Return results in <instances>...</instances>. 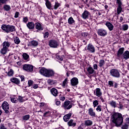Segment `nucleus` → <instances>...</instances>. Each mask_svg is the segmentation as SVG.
I'll return each mask as SVG.
<instances>
[{"mask_svg":"<svg viewBox=\"0 0 129 129\" xmlns=\"http://www.w3.org/2000/svg\"><path fill=\"white\" fill-rule=\"evenodd\" d=\"M122 129H127L128 128V124H127L126 123H125L124 124H123L121 126Z\"/></svg>","mask_w":129,"mask_h":129,"instance_id":"obj_46","label":"nucleus"},{"mask_svg":"<svg viewBox=\"0 0 129 129\" xmlns=\"http://www.w3.org/2000/svg\"><path fill=\"white\" fill-rule=\"evenodd\" d=\"M94 95L97 97L102 96V92L101 91V89L99 88H97L94 90Z\"/></svg>","mask_w":129,"mask_h":129,"instance_id":"obj_11","label":"nucleus"},{"mask_svg":"<svg viewBox=\"0 0 129 129\" xmlns=\"http://www.w3.org/2000/svg\"><path fill=\"white\" fill-rule=\"evenodd\" d=\"M10 45L11 44H10V42L5 41L3 44V47L5 49H6L8 50V49L9 48V47H10Z\"/></svg>","mask_w":129,"mask_h":129,"instance_id":"obj_28","label":"nucleus"},{"mask_svg":"<svg viewBox=\"0 0 129 129\" xmlns=\"http://www.w3.org/2000/svg\"><path fill=\"white\" fill-rule=\"evenodd\" d=\"M78 83H79V82H78V79L77 78H73L71 80V84L72 86H76V85H78Z\"/></svg>","mask_w":129,"mask_h":129,"instance_id":"obj_13","label":"nucleus"},{"mask_svg":"<svg viewBox=\"0 0 129 129\" xmlns=\"http://www.w3.org/2000/svg\"><path fill=\"white\" fill-rule=\"evenodd\" d=\"M34 67L31 64H24L23 67V70L27 72H32Z\"/></svg>","mask_w":129,"mask_h":129,"instance_id":"obj_9","label":"nucleus"},{"mask_svg":"<svg viewBox=\"0 0 129 129\" xmlns=\"http://www.w3.org/2000/svg\"><path fill=\"white\" fill-rule=\"evenodd\" d=\"M112 122L115 123L116 126H120L123 122L122 115L119 113H114L111 116Z\"/></svg>","mask_w":129,"mask_h":129,"instance_id":"obj_1","label":"nucleus"},{"mask_svg":"<svg viewBox=\"0 0 129 129\" xmlns=\"http://www.w3.org/2000/svg\"><path fill=\"white\" fill-rule=\"evenodd\" d=\"M124 51V48H120L117 52V57L118 60H120L123 55V51Z\"/></svg>","mask_w":129,"mask_h":129,"instance_id":"obj_10","label":"nucleus"},{"mask_svg":"<svg viewBox=\"0 0 129 129\" xmlns=\"http://www.w3.org/2000/svg\"><path fill=\"white\" fill-rule=\"evenodd\" d=\"M123 21V17H120L119 18V23H122V22Z\"/></svg>","mask_w":129,"mask_h":129,"instance_id":"obj_62","label":"nucleus"},{"mask_svg":"<svg viewBox=\"0 0 129 129\" xmlns=\"http://www.w3.org/2000/svg\"><path fill=\"white\" fill-rule=\"evenodd\" d=\"M2 107L3 109L5 111L6 113H9V110L10 109V106H9V103L5 101L3 103L2 105Z\"/></svg>","mask_w":129,"mask_h":129,"instance_id":"obj_8","label":"nucleus"},{"mask_svg":"<svg viewBox=\"0 0 129 129\" xmlns=\"http://www.w3.org/2000/svg\"><path fill=\"white\" fill-rule=\"evenodd\" d=\"M39 72L41 75L45 76V77H51V76H54V75L55 74L54 71L52 70H48L45 68H41Z\"/></svg>","mask_w":129,"mask_h":129,"instance_id":"obj_3","label":"nucleus"},{"mask_svg":"<svg viewBox=\"0 0 129 129\" xmlns=\"http://www.w3.org/2000/svg\"><path fill=\"white\" fill-rule=\"evenodd\" d=\"M35 26L36 30H38V31H43V30H44V27H43L42 25L39 22L35 23Z\"/></svg>","mask_w":129,"mask_h":129,"instance_id":"obj_18","label":"nucleus"},{"mask_svg":"<svg viewBox=\"0 0 129 129\" xmlns=\"http://www.w3.org/2000/svg\"><path fill=\"white\" fill-rule=\"evenodd\" d=\"M14 43L17 44V45L19 44V43H21V40H20V38L19 37H16L14 38Z\"/></svg>","mask_w":129,"mask_h":129,"instance_id":"obj_40","label":"nucleus"},{"mask_svg":"<svg viewBox=\"0 0 129 129\" xmlns=\"http://www.w3.org/2000/svg\"><path fill=\"white\" fill-rule=\"evenodd\" d=\"M118 106L117 107L119 109H123V105L121 103V102H119Z\"/></svg>","mask_w":129,"mask_h":129,"instance_id":"obj_51","label":"nucleus"},{"mask_svg":"<svg viewBox=\"0 0 129 129\" xmlns=\"http://www.w3.org/2000/svg\"><path fill=\"white\" fill-rule=\"evenodd\" d=\"M109 104H110V106L113 107L114 108H115V107H116V102H115V101L112 100L110 101Z\"/></svg>","mask_w":129,"mask_h":129,"instance_id":"obj_30","label":"nucleus"},{"mask_svg":"<svg viewBox=\"0 0 129 129\" xmlns=\"http://www.w3.org/2000/svg\"><path fill=\"white\" fill-rule=\"evenodd\" d=\"M50 92L55 97L58 95V90L55 88H52L50 90Z\"/></svg>","mask_w":129,"mask_h":129,"instance_id":"obj_20","label":"nucleus"},{"mask_svg":"<svg viewBox=\"0 0 129 129\" xmlns=\"http://www.w3.org/2000/svg\"><path fill=\"white\" fill-rule=\"evenodd\" d=\"M128 29V25L127 24H123L122 25V30L123 31H127Z\"/></svg>","mask_w":129,"mask_h":129,"instance_id":"obj_36","label":"nucleus"},{"mask_svg":"<svg viewBox=\"0 0 129 129\" xmlns=\"http://www.w3.org/2000/svg\"><path fill=\"white\" fill-rule=\"evenodd\" d=\"M105 65V61H104L103 59H100L99 62V67L102 68L103 66Z\"/></svg>","mask_w":129,"mask_h":129,"instance_id":"obj_31","label":"nucleus"},{"mask_svg":"<svg viewBox=\"0 0 129 129\" xmlns=\"http://www.w3.org/2000/svg\"><path fill=\"white\" fill-rule=\"evenodd\" d=\"M8 2H9V0H0V4L2 5H6V4H8Z\"/></svg>","mask_w":129,"mask_h":129,"instance_id":"obj_49","label":"nucleus"},{"mask_svg":"<svg viewBox=\"0 0 129 129\" xmlns=\"http://www.w3.org/2000/svg\"><path fill=\"white\" fill-rule=\"evenodd\" d=\"M125 123H127V124H129V117H127L125 118Z\"/></svg>","mask_w":129,"mask_h":129,"instance_id":"obj_63","label":"nucleus"},{"mask_svg":"<svg viewBox=\"0 0 129 129\" xmlns=\"http://www.w3.org/2000/svg\"><path fill=\"white\" fill-rule=\"evenodd\" d=\"M71 115H72V114L71 113L65 115L63 116V120L66 122L68 121V120L70 119V117H71Z\"/></svg>","mask_w":129,"mask_h":129,"instance_id":"obj_23","label":"nucleus"},{"mask_svg":"<svg viewBox=\"0 0 129 129\" xmlns=\"http://www.w3.org/2000/svg\"><path fill=\"white\" fill-rule=\"evenodd\" d=\"M11 100L13 103H17L18 102V99H17V97L16 96L11 97Z\"/></svg>","mask_w":129,"mask_h":129,"instance_id":"obj_37","label":"nucleus"},{"mask_svg":"<svg viewBox=\"0 0 129 129\" xmlns=\"http://www.w3.org/2000/svg\"><path fill=\"white\" fill-rule=\"evenodd\" d=\"M88 114H89V115L93 117H95V115H96L95 111H94V110H93V108H90L88 109Z\"/></svg>","mask_w":129,"mask_h":129,"instance_id":"obj_14","label":"nucleus"},{"mask_svg":"<svg viewBox=\"0 0 129 129\" xmlns=\"http://www.w3.org/2000/svg\"><path fill=\"white\" fill-rule=\"evenodd\" d=\"M59 99L61 100V101H64V100H65V97H60Z\"/></svg>","mask_w":129,"mask_h":129,"instance_id":"obj_64","label":"nucleus"},{"mask_svg":"<svg viewBox=\"0 0 129 129\" xmlns=\"http://www.w3.org/2000/svg\"><path fill=\"white\" fill-rule=\"evenodd\" d=\"M121 59H124V60H128L129 59V51L128 50H126L123 53Z\"/></svg>","mask_w":129,"mask_h":129,"instance_id":"obj_15","label":"nucleus"},{"mask_svg":"<svg viewBox=\"0 0 129 129\" xmlns=\"http://www.w3.org/2000/svg\"><path fill=\"white\" fill-rule=\"evenodd\" d=\"M68 78H66L62 82V86L63 88H65L66 87L67 85L68 84Z\"/></svg>","mask_w":129,"mask_h":129,"instance_id":"obj_29","label":"nucleus"},{"mask_svg":"<svg viewBox=\"0 0 129 129\" xmlns=\"http://www.w3.org/2000/svg\"><path fill=\"white\" fill-rule=\"evenodd\" d=\"M45 5L46 8L48 10H51L52 9V4H51V2L49 1V0H46L45 1Z\"/></svg>","mask_w":129,"mask_h":129,"instance_id":"obj_24","label":"nucleus"},{"mask_svg":"<svg viewBox=\"0 0 129 129\" xmlns=\"http://www.w3.org/2000/svg\"><path fill=\"white\" fill-rule=\"evenodd\" d=\"M28 21H29V19H28V17H23V23H28Z\"/></svg>","mask_w":129,"mask_h":129,"instance_id":"obj_53","label":"nucleus"},{"mask_svg":"<svg viewBox=\"0 0 129 129\" xmlns=\"http://www.w3.org/2000/svg\"><path fill=\"white\" fill-rule=\"evenodd\" d=\"M118 86V84L116 82H115L113 87H114V88H117Z\"/></svg>","mask_w":129,"mask_h":129,"instance_id":"obj_60","label":"nucleus"},{"mask_svg":"<svg viewBox=\"0 0 129 129\" xmlns=\"http://www.w3.org/2000/svg\"><path fill=\"white\" fill-rule=\"evenodd\" d=\"M8 76H13L14 75V71L12 69H11L9 72L8 73Z\"/></svg>","mask_w":129,"mask_h":129,"instance_id":"obj_47","label":"nucleus"},{"mask_svg":"<svg viewBox=\"0 0 129 129\" xmlns=\"http://www.w3.org/2000/svg\"><path fill=\"white\" fill-rule=\"evenodd\" d=\"M43 37L44 39H48V37H49V32H45L43 34Z\"/></svg>","mask_w":129,"mask_h":129,"instance_id":"obj_50","label":"nucleus"},{"mask_svg":"<svg viewBox=\"0 0 129 129\" xmlns=\"http://www.w3.org/2000/svg\"><path fill=\"white\" fill-rule=\"evenodd\" d=\"M30 119V115H25L23 117V120H28Z\"/></svg>","mask_w":129,"mask_h":129,"instance_id":"obj_45","label":"nucleus"},{"mask_svg":"<svg viewBox=\"0 0 129 129\" xmlns=\"http://www.w3.org/2000/svg\"><path fill=\"white\" fill-rule=\"evenodd\" d=\"M23 59L24 60H28L29 59V55L28 54L24 53L23 54Z\"/></svg>","mask_w":129,"mask_h":129,"instance_id":"obj_43","label":"nucleus"},{"mask_svg":"<svg viewBox=\"0 0 129 129\" xmlns=\"http://www.w3.org/2000/svg\"><path fill=\"white\" fill-rule=\"evenodd\" d=\"M116 3L117 4L118 6H122V3L121 0H116Z\"/></svg>","mask_w":129,"mask_h":129,"instance_id":"obj_54","label":"nucleus"},{"mask_svg":"<svg viewBox=\"0 0 129 129\" xmlns=\"http://www.w3.org/2000/svg\"><path fill=\"white\" fill-rule=\"evenodd\" d=\"M47 83L49 85H54V84H56L57 83H56V81H54V80H52L51 79H48L47 80Z\"/></svg>","mask_w":129,"mask_h":129,"instance_id":"obj_33","label":"nucleus"},{"mask_svg":"<svg viewBox=\"0 0 129 129\" xmlns=\"http://www.w3.org/2000/svg\"><path fill=\"white\" fill-rule=\"evenodd\" d=\"M108 85L111 87H113V81H108Z\"/></svg>","mask_w":129,"mask_h":129,"instance_id":"obj_55","label":"nucleus"},{"mask_svg":"<svg viewBox=\"0 0 129 129\" xmlns=\"http://www.w3.org/2000/svg\"><path fill=\"white\" fill-rule=\"evenodd\" d=\"M19 15H20V12H16L15 13V15L14 16V18H15V19H17V18H19Z\"/></svg>","mask_w":129,"mask_h":129,"instance_id":"obj_57","label":"nucleus"},{"mask_svg":"<svg viewBox=\"0 0 129 129\" xmlns=\"http://www.w3.org/2000/svg\"><path fill=\"white\" fill-rule=\"evenodd\" d=\"M60 7V3H58V2H55V5L54 7V10H57Z\"/></svg>","mask_w":129,"mask_h":129,"instance_id":"obj_42","label":"nucleus"},{"mask_svg":"<svg viewBox=\"0 0 129 129\" xmlns=\"http://www.w3.org/2000/svg\"><path fill=\"white\" fill-rule=\"evenodd\" d=\"M56 58L57 59H58V60H60V61H63V57H62V56L57 55L56 56Z\"/></svg>","mask_w":129,"mask_h":129,"instance_id":"obj_59","label":"nucleus"},{"mask_svg":"<svg viewBox=\"0 0 129 129\" xmlns=\"http://www.w3.org/2000/svg\"><path fill=\"white\" fill-rule=\"evenodd\" d=\"M87 71L89 74H93V73L95 72L94 69L91 67L88 68L87 69Z\"/></svg>","mask_w":129,"mask_h":129,"instance_id":"obj_27","label":"nucleus"},{"mask_svg":"<svg viewBox=\"0 0 129 129\" xmlns=\"http://www.w3.org/2000/svg\"><path fill=\"white\" fill-rule=\"evenodd\" d=\"M39 44V42L36 40H32L30 42V46L33 47H37Z\"/></svg>","mask_w":129,"mask_h":129,"instance_id":"obj_26","label":"nucleus"},{"mask_svg":"<svg viewBox=\"0 0 129 129\" xmlns=\"http://www.w3.org/2000/svg\"><path fill=\"white\" fill-rule=\"evenodd\" d=\"M75 23V21L73 19V18L70 17L68 19V24L69 25H73Z\"/></svg>","mask_w":129,"mask_h":129,"instance_id":"obj_34","label":"nucleus"},{"mask_svg":"<svg viewBox=\"0 0 129 129\" xmlns=\"http://www.w3.org/2000/svg\"><path fill=\"white\" fill-rule=\"evenodd\" d=\"M10 81H11V82H13V83L17 84V85H19L20 83V81L19 80V79L16 78H12L10 79Z\"/></svg>","mask_w":129,"mask_h":129,"instance_id":"obj_22","label":"nucleus"},{"mask_svg":"<svg viewBox=\"0 0 129 129\" xmlns=\"http://www.w3.org/2000/svg\"><path fill=\"white\" fill-rule=\"evenodd\" d=\"M49 45L51 48H57L59 45L58 41L55 39H51L48 42Z\"/></svg>","mask_w":129,"mask_h":129,"instance_id":"obj_5","label":"nucleus"},{"mask_svg":"<svg viewBox=\"0 0 129 129\" xmlns=\"http://www.w3.org/2000/svg\"><path fill=\"white\" fill-rule=\"evenodd\" d=\"M26 26L29 30H33V29H35V23L34 22H29L26 24Z\"/></svg>","mask_w":129,"mask_h":129,"instance_id":"obj_19","label":"nucleus"},{"mask_svg":"<svg viewBox=\"0 0 129 129\" xmlns=\"http://www.w3.org/2000/svg\"><path fill=\"white\" fill-rule=\"evenodd\" d=\"M89 16H90V12L87 10H85L82 15V18H83L84 20H86L88 19Z\"/></svg>","mask_w":129,"mask_h":129,"instance_id":"obj_12","label":"nucleus"},{"mask_svg":"<svg viewBox=\"0 0 129 129\" xmlns=\"http://www.w3.org/2000/svg\"><path fill=\"white\" fill-rule=\"evenodd\" d=\"M0 52H1V54H2L3 55H5V54H7V52H8V49L3 47V48L1 49Z\"/></svg>","mask_w":129,"mask_h":129,"instance_id":"obj_38","label":"nucleus"},{"mask_svg":"<svg viewBox=\"0 0 129 129\" xmlns=\"http://www.w3.org/2000/svg\"><path fill=\"white\" fill-rule=\"evenodd\" d=\"M24 97H23L22 96H19L18 100H19V101L20 102H24V101H25V100L24 99Z\"/></svg>","mask_w":129,"mask_h":129,"instance_id":"obj_48","label":"nucleus"},{"mask_svg":"<svg viewBox=\"0 0 129 129\" xmlns=\"http://www.w3.org/2000/svg\"><path fill=\"white\" fill-rule=\"evenodd\" d=\"M61 107L64 108L65 110H68L71 108H72V104H70V101H66L61 105Z\"/></svg>","mask_w":129,"mask_h":129,"instance_id":"obj_6","label":"nucleus"},{"mask_svg":"<svg viewBox=\"0 0 129 129\" xmlns=\"http://www.w3.org/2000/svg\"><path fill=\"white\" fill-rule=\"evenodd\" d=\"M122 11V7L121 6H118V8H117V13L118 15H119L120 13H121V11Z\"/></svg>","mask_w":129,"mask_h":129,"instance_id":"obj_39","label":"nucleus"},{"mask_svg":"<svg viewBox=\"0 0 129 129\" xmlns=\"http://www.w3.org/2000/svg\"><path fill=\"white\" fill-rule=\"evenodd\" d=\"M68 124L69 126H73V127H75V126H76V122L73 119H71L68 122Z\"/></svg>","mask_w":129,"mask_h":129,"instance_id":"obj_21","label":"nucleus"},{"mask_svg":"<svg viewBox=\"0 0 129 129\" xmlns=\"http://www.w3.org/2000/svg\"><path fill=\"white\" fill-rule=\"evenodd\" d=\"M28 86L29 87L32 86L33 85V84L34 83V82H33L32 80H29L28 82Z\"/></svg>","mask_w":129,"mask_h":129,"instance_id":"obj_52","label":"nucleus"},{"mask_svg":"<svg viewBox=\"0 0 129 129\" xmlns=\"http://www.w3.org/2000/svg\"><path fill=\"white\" fill-rule=\"evenodd\" d=\"M93 67L94 70H97L98 68V66H97V64L95 63L93 65Z\"/></svg>","mask_w":129,"mask_h":129,"instance_id":"obj_56","label":"nucleus"},{"mask_svg":"<svg viewBox=\"0 0 129 129\" xmlns=\"http://www.w3.org/2000/svg\"><path fill=\"white\" fill-rule=\"evenodd\" d=\"M3 9L5 10V11H6V12H9V11H11L12 8L10 5H5L4 6Z\"/></svg>","mask_w":129,"mask_h":129,"instance_id":"obj_32","label":"nucleus"},{"mask_svg":"<svg viewBox=\"0 0 129 129\" xmlns=\"http://www.w3.org/2000/svg\"><path fill=\"white\" fill-rule=\"evenodd\" d=\"M87 50L90 51L91 53H94L95 52V48L92 44H89L87 46Z\"/></svg>","mask_w":129,"mask_h":129,"instance_id":"obj_17","label":"nucleus"},{"mask_svg":"<svg viewBox=\"0 0 129 129\" xmlns=\"http://www.w3.org/2000/svg\"><path fill=\"white\" fill-rule=\"evenodd\" d=\"M105 26H107L108 28L109 31H112L114 28V26H113V25L111 24V23L109 22H106L105 24Z\"/></svg>","mask_w":129,"mask_h":129,"instance_id":"obj_16","label":"nucleus"},{"mask_svg":"<svg viewBox=\"0 0 129 129\" xmlns=\"http://www.w3.org/2000/svg\"><path fill=\"white\" fill-rule=\"evenodd\" d=\"M93 124V122L91 120H87L85 121V125L86 126H90L91 125H92Z\"/></svg>","mask_w":129,"mask_h":129,"instance_id":"obj_25","label":"nucleus"},{"mask_svg":"<svg viewBox=\"0 0 129 129\" xmlns=\"http://www.w3.org/2000/svg\"><path fill=\"white\" fill-rule=\"evenodd\" d=\"M1 29L6 34H9V33H13V32H16V27L13 25H6L3 24L1 27Z\"/></svg>","mask_w":129,"mask_h":129,"instance_id":"obj_2","label":"nucleus"},{"mask_svg":"<svg viewBox=\"0 0 129 129\" xmlns=\"http://www.w3.org/2000/svg\"><path fill=\"white\" fill-rule=\"evenodd\" d=\"M97 105H98V101L97 100H94L93 102V106L94 108L96 107V106H97Z\"/></svg>","mask_w":129,"mask_h":129,"instance_id":"obj_44","label":"nucleus"},{"mask_svg":"<svg viewBox=\"0 0 129 129\" xmlns=\"http://www.w3.org/2000/svg\"><path fill=\"white\" fill-rule=\"evenodd\" d=\"M88 35V33L87 32H83L82 33V36H83V37H84L85 38H86V37Z\"/></svg>","mask_w":129,"mask_h":129,"instance_id":"obj_58","label":"nucleus"},{"mask_svg":"<svg viewBox=\"0 0 129 129\" xmlns=\"http://www.w3.org/2000/svg\"><path fill=\"white\" fill-rule=\"evenodd\" d=\"M97 34L100 37H105L107 35V31L105 29L100 28L97 30Z\"/></svg>","mask_w":129,"mask_h":129,"instance_id":"obj_7","label":"nucleus"},{"mask_svg":"<svg viewBox=\"0 0 129 129\" xmlns=\"http://www.w3.org/2000/svg\"><path fill=\"white\" fill-rule=\"evenodd\" d=\"M55 104H56V105H57V106H59L61 105V102L59 101H57L55 102Z\"/></svg>","mask_w":129,"mask_h":129,"instance_id":"obj_61","label":"nucleus"},{"mask_svg":"<svg viewBox=\"0 0 129 129\" xmlns=\"http://www.w3.org/2000/svg\"><path fill=\"white\" fill-rule=\"evenodd\" d=\"M96 110L98 112H100V111H102V107H101V105H98L97 108H96Z\"/></svg>","mask_w":129,"mask_h":129,"instance_id":"obj_41","label":"nucleus"},{"mask_svg":"<svg viewBox=\"0 0 129 129\" xmlns=\"http://www.w3.org/2000/svg\"><path fill=\"white\" fill-rule=\"evenodd\" d=\"M110 75L114 78H120V71L116 69H112L110 71Z\"/></svg>","mask_w":129,"mask_h":129,"instance_id":"obj_4","label":"nucleus"},{"mask_svg":"<svg viewBox=\"0 0 129 129\" xmlns=\"http://www.w3.org/2000/svg\"><path fill=\"white\" fill-rule=\"evenodd\" d=\"M51 113H52V112L51 111H46L44 112L43 114V116L44 117H48V116H51L52 115Z\"/></svg>","mask_w":129,"mask_h":129,"instance_id":"obj_35","label":"nucleus"}]
</instances>
